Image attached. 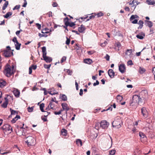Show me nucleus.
<instances>
[{"label":"nucleus","instance_id":"nucleus-38","mask_svg":"<svg viewBox=\"0 0 155 155\" xmlns=\"http://www.w3.org/2000/svg\"><path fill=\"white\" fill-rule=\"evenodd\" d=\"M117 100L120 101L123 99V97L119 95H117Z\"/></svg>","mask_w":155,"mask_h":155},{"label":"nucleus","instance_id":"nucleus-55","mask_svg":"<svg viewBox=\"0 0 155 155\" xmlns=\"http://www.w3.org/2000/svg\"><path fill=\"white\" fill-rule=\"evenodd\" d=\"M99 124H98L96 123L95 124V129H96L97 130H98V129H99Z\"/></svg>","mask_w":155,"mask_h":155},{"label":"nucleus","instance_id":"nucleus-4","mask_svg":"<svg viewBox=\"0 0 155 155\" xmlns=\"http://www.w3.org/2000/svg\"><path fill=\"white\" fill-rule=\"evenodd\" d=\"M69 19L67 17H66L64 19V22L65 25L66 27L69 26L71 27H73L75 25V24L73 22H69Z\"/></svg>","mask_w":155,"mask_h":155},{"label":"nucleus","instance_id":"nucleus-6","mask_svg":"<svg viewBox=\"0 0 155 155\" xmlns=\"http://www.w3.org/2000/svg\"><path fill=\"white\" fill-rule=\"evenodd\" d=\"M3 55L5 58H8L13 56V54L11 50H6L4 51Z\"/></svg>","mask_w":155,"mask_h":155},{"label":"nucleus","instance_id":"nucleus-42","mask_svg":"<svg viewBox=\"0 0 155 155\" xmlns=\"http://www.w3.org/2000/svg\"><path fill=\"white\" fill-rule=\"evenodd\" d=\"M63 111V110L62 109H61L58 112L55 111L54 112V113L55 115H59L61 114V112Z\"/></svg>","mask_w":155,"mask_h":155},{"label":"nucleus","instance_id":"nucleus-31","mask_svg":"<svg viewBox=\"0 0 155 155\" xmlns=\"http://www.w3.org/2000/svg\"><path fill=\"white\" fill-rule=\"evenodd\" d=\"M146 71V70L143 68L140 67L139 68V72L141 74L144 73Z\"/></svg>","mask_w":155,"mask_h":155},{"label":"nucleus","instance_id":"nucleus-39","mask_svg":"<svg viewBox=\"0 0 155 155\" xmlns=\"http://www.w3.org/2000/svg\"><path fill=\"white\" fill-rule=\"evenodd\" d=\"M96 15H97V17L99 18L103 16L104 15V13L101 12H100L96 14Z\"/></svg>","mask_w":155,"mask_h":155},{"label":"nucleus","instance_id":"nucleus-13","mask_svg":"<svg viewBox=\"0 0 155 155\" xmlns=\"http://www.w3.org/2000/svg\"><path fill=\"white\" fill-rule=\"evenodd\" d=\"M108 73L109 76L111 78H113L114 77L115 73L112 69H109L108 71Z\"/></svg>","mask_w":155,"mask_h":155},{"label":"nucleus","instance_id":"nucleus-64","mask_svg":"<svg viewBox=\"0 0 155 155\" xmlns=\"http://www.w3.org/2000/svg\"><path fill=\"white\" fill-rule=\"evenodd\" d=\"M83 94V90L82 89H80V90L79 94L81 96Z\"/></svg>","mask_w":155,"mask_h":155},{"label":"nucleus","instance_id":"nucleus-32","mask_svg":"<svg viewBox=\"0 0 155 155\" xmlns=\"http://www.w3.org/2000/svg\"><path fill=\"white\" fill-rule=\"evenodd\" d=\"M8 4V1H5V3L4 4L3 6L2 7L3 10H5Z\"/></svg>","mask_w":155,"mask_h":155},{"label":"nucleus","instance_id":"nucleus-28","mask_svg":"<svg viewBox=\"0 0 155 155\" xmlns=\"http://www.w3.org/2000/svg\"><path fill=\"white\" fill-rule=\"evenodd\" d=\"M12 12H8L5 15H4L3 16L6 18H8L10 16L12 15Z\"/></svg>","mask_w":155,"mask_h":155},{"label":"nucleus","instance_id":"nucleus-14","mask_svg":"<svg viewBox=\"0 0 155 155\" xmlns=\"http://www.w3.org/2000/svg\"><path fill=\"white\" fill-rule=\"evenodd\" d=\"M5 101L2 105V107L3 108H6L7 107L8 104V99L7 97L5 98Z\"/></svg>","mask_w":155,"mask_h":155},{"label":"nucleus","instance_id":"nucleus-20","mask_svg":"<svg viewBox=\"0 0 155 155\" xmlns=\"http://www.w3.org/2000/svg\"><path fill=\"white\" fill-rule=\"evenodd\" d=\"M137 23L139 25V26L138 27V29H141L143 26L144 23L143 21L142 20H140Z\"/></svg>","mask_w":155,"mask_h":155},{"label":"nucleus","instance_id":"nucleus-52","mask_svg":"<svg viewBox=\"0 0 155 155\" xmlns=\"http://www.w3.org/2000/svg\"><path fill=\"white\" fill-rule=\"evenodd\" d=\"M132 23L134 24H136L137 23L138 20L137 19H135L134 20H132L130 21Z\"/></svg>","mask_w":155,"mask_h":155},{"label":"nucleus","instance_id":"nucleus-43","mask_svg":"<svg viewBox=\"0 0 155 155\" xmlns=\"http://www.w3.org/2000/svg\"><path fill=\"white\" fill-rule=\"evenodd\" d=\"M27 109L28 112H31L33 111L34 109V107H29L27 108Z\"/></svg>","mask_w":155,"mask_h":155},{"label":"nucleus","instance_id":"nucleus-54","mask_svg":"<svg viewBox=\"0 0 155 155\" xmlns=\"http://www.w3.org/2000/svg\"><path fill=\"white\" fill-rule=\"evenodd\" d=\"M30 67L32 69L35 70L36 69L37 66L36 65H32L31 66V67Z\"/></svg>","mask_w":155,"mask_h":155},{"label":"nucleus","instance_id":"nucleus-63","mask_svg":"<svg viewBox=\"0 0 155 155\" xmlns=\"http://www.w3.org/2000/svg\"><path fill=\"white\" fill-rule=\"evenodd\" d=\"M42 52H46V48L45 47H43L42 48Z\"/></svg>","mask_w":155,"mask_h":155},{"label":"nucleus","instance_id":"nucleus-25","mask_svg":"<svg viewBox=\"0 0 155 155\" xmlns=\"http://www.w3.org/2000/svg\"><path fill=\"white\" fill-rule=\"evenodd\" d=\"M61 134L64 136H66L67 134V131L64 128L62 129L61 130Z\"/></svg>","mask_w":155,"mask_h":155},{"label":"nucleus","instance_id":"nucleus-34","mask_svg":"<svg viewBox=\"0 0 155 155\" xmlns=\"http://www.w3.org/2000/svg\"><path fill=\"white\" fill-rule=\"evenodd\" d=\"M138 18V16L137 15H133L131 16L130 18V21H131L136 18Z\"/></svg>","mask_w":155,"mask_h":155},{"label":"nucleus","instance_id":"nucleus-53","mask_svg":"<svg viewBox=\"0 0 155 155\" xmlns=\"http://www.w3.org/2000/svg\"><path fill=\"white\" fill-rule=\"evenodd\" d=\"M127 64L128 65H132L133 64L132 61L131 60H129L127 62Z\"/></svg>","mask_w":155,"mask_h":155},{"label":"nucleus","instance_id":"nucleus-44","mask_svg":"<svg viewBox=\"0 0 155 155\" xmlns=\"http://www.w3.org/2000/svg\"><path fill=\"white\" fill-rule=\"evenodd\" d=\"M49 106H50V107L51 109H53L54 107V104L52 102H50L48 107H49Z\"/></svg>","mask_w":155,"mask_h":155},{"label":"nucleus","instance_id":"nucleus-48","mask_svg":"<svg viewBox=\"0 0 155 155\" xmlns=\"http://www.w3.org/2000/svg\"><path fill=\"white\" fill-rule=\"evenodd\" d=\"M137 1L136 0H133L132 2L130 3V5H134L135 3H137V5H138V4L137 3Z\"/></svg>","mask_w":155,"mask_h":155},{"label":"nucleus","instance_id":"nucleus-15","mask_svg":"<svg viewBox=\"0 0 155 155\" xmlns=\"http://www.w3.org/2000/svg\"><path fill=\"white\" fill-rule=\"evenodd\" d=\"M85 29V26L82 25L80 27H78V31L80 33H84Z\"/></svg>","mask_w":155,"mask_h":155},{"label":"nucleus","instance_id":"nucleus-49","mask_svg":"<svg viewBox=\"0 0 155 155\" xmlns=\"http://www.w3.org/2000/svg\"><path fill=\"white\" fill-rule=\"evenodd\" d=\"M110 58V56L108 54H106V56L104 57V58L107 61H109Z\"/></svg>","mask_w":155,"mask_h":155},{"label":"nucleus","instance_id":"nucleus-30","mask_svg":"<svg viewBox=\"0 0 155 155\" xmlns=\"http://www.w3.org/2000/svg\"><path fill=\"white\" fill-rule=\"evenodd\" d=\"M76 143L78 146L80 145L81 146H82V145L81 140L80 139H78L76 140Z\"/></svg>","mask_w":155,"mask_h":155},{"label":"nucleus","instance_id":"nucleus-36","mask_svg":"<svg viewBox=\"0 0 155 155\" xmlns=\"http://www.w3.org/2000/svg\"><path fill=\"white\" fill-rule=\"evenodd\" d=\"M91 15V16L89 17V18L86 21H88L91 19L94 18L96 15V14L95 13H92Z\"/></svg>","mask_w":155,"mask_h":155},{"label":"nucleus","instance_id":"nucleus-26","mask_svg":"<svg viewBox=\"0 0 155 155\" xmlns=\"http://www.w3.org/2000/svg\"><path fill=\"white\" fill-rule=\"evenodd\" d=\"M20 118V116L18 115H17L16 116L13 118L12 120H11V122L12 123H14L16 121L18 120V119H19Z\"/></svg>","mask_w":155,"mask_h":155},{"label":"nucleus","instance_id":"nucleus-23","mask_svg":"<svg viewBox=\"0 0 155 155\" xmlns=\"http://www.w3.org/2000/svg\"><path fill=\"white\" fill-rule=\"evenodd\" d=\"M51 31V30L46 28L44 29H42L41 31V33L43 34H47L49 33Z\"/></svg>","mask_w":155,"mask_h":155},{"label":"nucleus","instance_id":"nucleus-33","mask_svg":"<svg viewBox=\"0 0 155 155\" xmlns=\"http://www.w3.org/2000/svg\"><path fill=\"white\" fill-rule=\"evenodd\" d=\"M132 49H127L126 51L125 54L128 55H130L132 53Z\"/></svg>","mask_w":155,"mask_h":155},{"label":"nucleus","instance_id":"nucleus-56","mask_svg":"<svg viewBox=\"0 0 155 155\" xmlns=\"http://www.w3.org/2000/svg\"><path fill=\"white\" fill-rule=\"evenodd\" d=\"M132 131L134 133H135V132H138V130L136 129V128L135 127H134L133 128L132 130Z\"/></svg>","mask_w":155,"mask_h":155},{"label":"nucleus","instance_id":"nucleus-59","mask_svg":"<svg viewBox=\"0 0 155 155\" xmlns=\"http://www.w3.org/2000/svg\"><path fill=\"white\" fill-rule=\"evenodd\" d=\"M24 4L22 5V6L24 7H26L27 3L26 0H24Z\"/></svg>","mask_w":155,"mask_h":155},{"label":"nucleus","instance_id":"nucleus-37","mask_svg":"<svg viewBox=\"0 0 155 155\" xmlns=\"http://www.w3.org/2000/svg\"><path fill=\"white\" fill-rule=\"evenodd\" d=\"M61 98L64 101H66L67 99V97L65 94H62L61 97Z\"/></svg>","mask_w":155,"mask_h":155},{"label":"nucleus","instance_id":"nucleus-19","mask_svg":"<svg viewBox=\"0 0 155 155\" xmlns=\"http://www.w3.org/2000/svg\"><path fill=\"white\" fill-rule=\"evenodd\" d=\"M145 22L146 24V25L148 26L150 28H151L153 25V22L151 21L145 20Z\"/></svg>","mask_w":155,"mask_h":155},{"label":"nucleus","instance_id":"nucleus-47","mask_svg":"<svg viewBox=\"0 0 155 155\" xmlns=\"http://www.w3.org/2000/svg\"><path fill=\"white\" fill-rule=\"evenodd\" d=\"M20 8V5H16L13 8V10L15 9H18Z\"/></svg>","mask_w":155,"mask_h":155},{"label":"nucleus","instance_id":"nucleus-27","mask_svg":"<svg viewBox=\"0 0 155 155\" xmlns=\"http://www.w3.org/2000/svg\"><path fill=\"white\" fill-rule=\"evenodd\" d=\"M84 62L85 63L90 64L92 63V61L89 58L86 59L84 60Z\"/></svg>","mask_w":155,"mask_h":155},{"label":"nucleus","instance_id":"nucleus-5","mask_svg":"<svg viewBox=\"0 0 155 155\" xmlns=\"http://www.w3.org/2000/svg\"><path fill=\"white\" fill-rule=\"evenodd\" d=\"M1 129L4 131H11L9 133L12 132V128L11 126L8 124H5L3 126Z\"/></svg>","mask_w":155,"mask_h":155},{"label":"nucleus","instance_id":"nucleus-7","mask_svg":"<svg viewBox=\"0 0 155 155\" xmlns=\"http://www.w3.org/2000/svg\"><path fill=\"white\" fill-rule=\"evenodd\" d=\"M24 124H23V126L22 127H20L19 126H17V129H16V131L18 130V134H17L19 136H21V135H23V132H24L25 128L23 127L24 125Z\"/></svg>","mask_w":155,"mask_h":155},{"label":"nucleus","instance_id":"nucleus-40","mask_svg":"<svg viewBox=\"0 0 155 155\" xmlns=\"http://www.w3.org/2000/svg\"><path fill=\"white\" fill-rule=\"evenodd\" d=\"M10 110L11 112V115H15L16 114H17V113L16 111L12 110L11 108L10 109Z\"/></svg>","mask_w":155,"mask_h":155},{"label":"nucleus","instance_id":"nucleus-62","mask_svg":"<svg viewBox=\"0 0 155 155\" xmlns=\"http://www.w3.org/2000/svg\"><path fill=\"white\" fill-rule=\"evenodd\" d=\"M43 90L44 91V94L45 95H47V94L48 93V92L47 91L46 89L45 88H43Z\"/></svg>","mask_w":155,"mask_h":155},{"label":"nucleus","instance_id":"nucleus-10","mask_svg":"<svg viewBox=\"0 0 155 155\" xmlns=\"http://www.w3.org/2000/svg\"><path fill=\"white\" fill-rule=\"evenodd\" d=\"M141 113L144 117H146L148 115V113L146 108L143 107L141 109Z\"/></svg>","mask_w":155,"mask_h":155},{"label":"nucleus","instance_id":"nucleus-29","mask_svg":"<svg viewBox=\"0 0 155 155\" xmlns=\"http://www.w3.org/2000/svg\"><path fill=\"white\" fill-rule=\"evenodd\" d=\"M21 45V44L19 43L18 42H17L16 43H15V46L16 49L17 50H19L20 49Z\"/></svg>","mask_w":155,"mask_h":155},{"label":"nucleus","instance_id":"nucleus-16","mask_svg":"<svg viewBox=\"0 0 155 155\" xmlns=\"http://www.w3.org/2000/svg\"><path fill=\"white\" fill-rule=\"evenodd\" d=\"M145 36L144 33L143 32H141L140 33L136 35V37L138 39H143Z\"/></svg>","mask_w":155,"mask_h":155},{"label":"nucleus","instance_id":"nucleus-17","mask_svg":"<svg viewBox=\"0 0 155 155\" xmlns=\"http://www.w3.org/2000/svg\"><path fill=\"white\" fill-rule=\"evenodd\" d=\"M13 93L15 96L17 97H19L20 92V91L17 89H15L13 91Z\"/></svg>","mask_w":155,"mask_h":155},{"label":"nucleus","instance_id":"nucleus-18","mask_svg":"<svg viewBox=\"0 0 155 155\" xmlns=\"http://www.w3.org/2000/svg\"><path fill=\"white\" fill-rule=\"evenodd\" d=\"M43 59L47 63H50L52 60L51 58L48 56L44 57Z\"/></svg>","mask_w":155,"mask_h":155},{"label":"nucleus","instance_id":"nucleus-8","mask_svg":"<svg viewBox=\"0 0 155 155\" xmlns=\"http://www.w3.org/2000/svg\"><path fill=\"white\" fill-rule=\"evenodd\" d=\"M100 127L103 129H107L108 127L109 123L106 120L101 121L100 123Z\"/></svg>","mask_w":155,"mask_h":155},{"label":"nucleus","instance_id":"nucleus-46","mask_svg":"<svg viewBox=\"0 0 155 155\" xmlns=\"http://www.w3.org/2000/svg\"><path fill=\"white\" fill-rule=\"evenodd\" d=\"M66 59V57L65 56H63L61 59V62L62 63L65 61Z\"/></svg>","mask_w":155,"mask_h":155},{"label":"nucleus","instance_id":"nucleus-61","mask_svg":"<svg viewBox=\"0 0 155 155\" xmlns=\"http://www.w3.org/2000/svg\"><path fill=\"white\" fill-rule=\"evenodd\" d=\"M99 84V82L98 80H96V82L94 83L93 84L94 86H96L97 85H98Z\"/></svg>","mask_w":155,"mask_h":155},{"label":"nucleus","instance_id":"nucleus-51","mask_svg":"<svg viewBox=\"0 0 155 155\" xmlns=\"http://www.w3.org/2000/svg\"><path fill=\"white\" fill-rule=\"evenodd\" d=\"M95 52V51H89L87 52V54L89 55H91Z\"/></svg>","mask_w":155,"mask_h":155},{"label":"nucleus","instance_id":"nucleus-21","mask_svg":"<svg viewBox=\"0 0 155 155\" xmlns=\"http://www.w3.org/2000/svg\"><path fill=\"white\" fill-rule=\"evenodd\" d=\"M6 84V81L3 80H0V87L2 88L5 86Z\"/></svg>","mask_w":155,"mask_h":155},{"label":"nucleus","instance_id":"nucleus-22","mask_svg":"<svg viewBox=\"0 0 155 155\" xmlns=\"http://www.w3.org/2000/svg\"><path fill=\"white\" fill-rule=\"evenodd\" d=\"M146 2L149 5H153L155 4V2L153 0H146Z\"/></svg>","mask_w":155,"mask_h":155},{"label":"nucleus","instance_id":"nucleus-41","mask_svg":"<svg viewBox=\"0 0 155 155\" xmlns=\"http://www.w3.org/2000/svg\"><path fill=\"white\" fill-rule=\"evenodd\" d=\"M116 152V150H113L109 151V154L111 155H114Z\"/></svg>","mask_w":155,"mask_h":155},{"label":"nucleus","instance_id":"nucleus-11","mask_svg":"<svg viewBox=\"0 0 155 155\" xmlns=\"http://www.w3.org/2000/svg\"><path fill=\"white\" fill-rule=\"evenodd\" d=\"M119 71L122 73H124L126 69V68L125 65L124 64H120L119 66Z\"/></svg>","mask_w":155,"mask_h":155},{"label":"nucleus","instance_id":"nucleus-50","mask_svg":"<svg viewBox=\"0 0 155 155\" xmlns=\"http://www.w3.org/2000/svg\"><path fill=\"white\" fill-rule=\"evenodd\" d=\"M67 40L66 41V44L67 45H68L70 42V40L69 38H68L67 37Z\"/></svg>","mask_w":155,"mask_h":155},{"label":"nucleus","instance_id":"nucleus-57","mask_svg":"<svg viewBox=\"0 0 155 155\" xmlns=\"http://www.w3.org/2000/svg\"><path fill=\"white\" fill-rule=\"evenodd\" d=\"M12 41L15 43H16L18 41L17 40V38L16 37H14L12 39Z\"/></svg>","mask_w":155,"mask_h":155},{"label":"nucleus","instance_id":"nucleus-3","mask_svg":"<svg viewBox=\"0 0 155 155\" xmlns=\"http://www.w3.org/2000/svg\"><path fill=\"white\" fill-rule=\"evenodd\" d=\"M4 74L8 77H10L12 74L11 73V69L10 66L9 65H7L5 67V68L4 71Z\"/></svg>","mask_w":155,"mask_h":155},{"label":"nucleus","instance_id":"nucleus-2","mask_svg":"<svg viewBox=\"0 0 155 155\" xmlns=\"http://www.w3.org/2000/svg\"><path fill=\"white\" fill-rule=\"evenodd\" d=\"M112 125L113 127L119 129L121 126V120L119 118L115 119L112 123Z\"/></svg>","mask_w":155,"mask_h":155},{"label":"nucleus","instance_id":"nucleus-9","mask_svg":"<svg viewBox=\"0 0 155 155\" xmlns=\"http://www.w3.org/2000/svg\"><path fill=\"white\" fill-rule=\"evenodd\" d=\"M61 106L63 108V110H66V113H67V111L70 110V107L68 106L67 104L64 103H62L61 104Z\"/></svg>","mask_w":155,"mask_h":155},{"label":"nucleus","instance_id":"nucleus-1","mask_svg":"<svg viewBox=\"0 0 155 155\" xmlns=\"http://www.w3.org/2000/svg\"><path fill=\"white\" fill-rule=\"evenodd\" d=\"M25 141L29 147L34 145L36 142L35 139L31 136L27 137L26 138Z\"/></svg>","mask_w":155,"mask_h":155},{"label":"nucleus","instance_id":"nucleus-45","mask_svg":"<svg viewBox=\"0 0 155 155\" xmlns=\"http://www.w3.org/2000/svg\"><path fill=\"white\" fill-rule=\"evenodd\" d=\"M51 64H44V67L45 68L49 69L51 67Z\"/></svg>","mask_w":155,"mask_h":155},{"label":"nucleus","instance_id":"nucleus-35","mask_svg":"<svg viewBox=\"0 0 155 155\" xmlns=\"http://www.w3.org/2000/svg\"><path fill=\"white\" fill-rule=\"evenodd\" d=\"M45 107V104L44 103H42L40 104V108L41 111L42 112H45V111L44 110V107Z\"/></svg>","mask_w":155,"mask_h":155},{"label":"nucleus","instance_id":"nucleus-24","mask_svg":"<svg viewBox=\"0 0 155 155\" xmlns=\"http://www.w3.org/2000/svg\"><path fill=\"white\" fill-rule=\"evenodd\" d=\"M139 135L141 139H143L144 140H146L147 139L146 136L144 133L141 132H140L139 133Z\"/></svg>","mask_w":155,"mask_h":155},{"label":"nucleus","instance_id":"nucleus-58","mask_svg":"<svg viewBox=\"0 0 155 155\" xmlns=\"http://www.w3.org/2000/svg\"><path fill=\"white\" fill-rule=\"evenodd\" d=\"M58 4L55 2H53L52 4V5L53 7H56L58 6Z\"/></svg>","mask_w":155,"mask_h":155},{"label":"nucleus","instance_id":"nucleus-60","mask_svg":"<svg viewBox=\"0 0 155 155\" xmlns=\"http://www.w3.org/2000/svg\"><path fill=\"white\" fill-rule=\"evenodd\" d=\"M36 25L38 29L39 30L41 29V26L40 24L38 23H36Z\"/></svg>","mask_w":155,"mask_h":155},{"label":"nucleus","instance_id":"nucleus-12","mask_svg":"<svg viewBox=\"0 0 155 155\" xmlns=\"http://www.w3.org/2000/svg\"><path fill=\"white\" fill-rule=\"evenodd\" d=\"M140 96L138 95H135L133 96L132 98L133 102L137 103L139 101Z\"/></svg>","mask_w":155,"mask_h":155}]
</instances>
